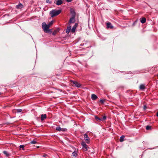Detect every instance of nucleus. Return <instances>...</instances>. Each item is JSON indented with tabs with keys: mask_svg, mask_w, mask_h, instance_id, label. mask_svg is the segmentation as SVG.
<instances>
[{
	"mask_svg": "<svg viewBox=\"0 0 158 158\" xmlns=\"http://www.w3.org/2000/svg\"><path fill=\"white\" fill-rule=\"evenodd\" d=\"M61 12V10H54L50 11V14L51 15L52 17H53L59 15L60 13Z\"/></svg>",
	"mask_w": 158,
	"mask_h": 158,
	"instance_id": "2",
	"label": "nucleus"
},
{
	"mask_svg": "<svg viewBox=\"0 0 158 158\" xmlns=\"http://www.w3.org/2000/svg\"><path fill=\"white\" fill-rule=\"evenodd\" d=\"M46 2L49 4H51L52 2L49 0H46Z\"/></svg>",
	"mask_w": 158,
	"mask_h": 158,
	"instance_id": "26",
	"label": "nucleus"
},
{
	"mask_svg": "<svg viewBox=\"0 0 158 158\" xmlns=\"http://www.w3.org/2000/svg\"><path fill=\"white\" fill-rule=\"evenodd\" d=\"M146 106L145 105H144L143 106V109L144 110H145L146 109Z\"/></svg>",
	"mask_w": 158,
	"mask_h": 158,
	"instance_id": "32",
	"label": "nucleus"
},
{
	"mask_svg": "<svg viewBox=\"0 0 158 158\" xmlns=\"http://www.w3.org/2000/svg\"><path fill=\"white\" fill-rule=\"evenodd\" d=\"M56 130L60 131H66L67 129L65 128H61L60 127H57L56 128Z\"/></svg>",
	"mask_w": 158,
	"mask_h": 158,
	"instance_id": "6",
	"label": "nucleus"
},
{
	"mask_svg": "<svg viewBox=\"0 0 158 158\" xmlns=\"http://www.w3.org/2000/svg\"><path fill=\"white\" fill-rule=\"evenodd\" d=\"M37 147V148H39V147Z\"/></svg>",
	"mask_w": 158,
	"mask_h": 158,
	"instance_id": "35",
	"label": "nucleus"
},
{
	"mask_svg": "<svg viewBox=\"0 0 158 158\" xmlns=\"http://www.w3.org/2000/svg\"><path fill=\"white\" fill-rule=\"evenodd\" d=\"M63 3V2L62 0H57L56 3L57 5H60L62 4Z\"/></svg>",
	"mask_w": 158,
	"mask_h": 158,
	"instance_id": "11",
	"label": "nucleus"
},
{
	"mask_svg": "<svg viewBox=\"0 0 158 158\" xmlns=\"http://www.w3.org/2000/svg\"><path fill=\"white\" fill-rule=\"evenodd\" d=\"M66 1L68 2H70L72 1V0H66Z\"/></svg>",
	"mask_w": 158,
	"mask_h": 158,
	"instance_id": "31",
	"label": "nucleus"
},
{
	"mask_svg": "<svg viewBox=\"0 0 158 158\" xmlns=\"http://www.w3.org/2000/svg\"><path fill=\"white\" fill-rule=\"evenodd\" d=\"M146 21V19L144 17H143L140 19V21L142 23H144Z\"/></svg>",
	"mask_w": 158,
	"mask_h": 158,
	"instance_id": "12",
	"label": "nucleus"
},
{
	"mask_svg": "<svg viewBox=\"0 0 158 158\" xmlns=\"http://www.w3.org/2000/svg\"><path fill=\"white\" fill-rule=\"evenodd\" d=\"M95 119L97 121H98V120H101V121H102V118H99V117H98L97 116H95Z\"/></svg>",
	"mask_w": 158,
	"mask_h": 158,
	"instance_id": "21",
	"label": "nucleus"
},
{
	"mask_svg": "<svg viewBox=\"0 0 158 158\" xmlns=\"http://www.w3.org/2000/svg\"><path fill=\"white\" fill-rule=\"evenodd\" d=\"M76 30H66V33L67 34H69V32L71 31L72 33H74L75 32Z\"/></svg>",
	"mask_w": 158,
	"mask_h": 158,
	"instance_id": "19",
	"label": "nucleus"
},
{
	"mask_svg": "<svg viewBox=\"0 0 158 158\" xmlns=\"http://www.w3.org/2000/svg\"><path fill=\"white\" fill-rule=\"evenodd\" d=\"M44 32L45 33H48V34H51L52 32V30H44Z\"/></svg>",
	"mask_w": 158,
	"mask_h": 158,
	"instance_id": "17",
	"label": "nucleus"
},
{
	"mask_svg": "<svg viewBox=\"0 0 158 158\" xmlns=\"http://www.w3.org/2000/svg\"><path fill=\"white\" fill-rule=\"evenodd\" d=\"M47 118V116L46 114H42L41 115V120L43 121Z\"/></svg>",
	"mask_w": 158,
	"mask_h": 158,
	"instance_id": "10",
	"label": "nucleus"
},
{
	"mask_svg": "<svg viewBox=\"0 0 158 158\" xmlns=\"http://www.w3.org/2000/svg\"><path fill=\"white\" fill-rule=\"evenodd\" d=\"M58 31V30H54V31L52 32V34L53 35H55L56 34V33Z\"/></svg>",
	"mask_w": 158,
	"mask_h": 158,
	"instance_id": "24",
	"label": "nucleus"
},
{
	"mask_svg": "<svg viewBox=\"0 0 158 158\" xmlns=\"http://www.w3.org/2000/svg\"><path fill=\"white\" fill-rule=\"evenodd\" d=\"M3 153L5 154L6 156L8 157L9 156V154L8 153V152L6 151H4L3 152Z\"/></svg>",
	"mask_w": 158,
	"mask_h": 158,
	"instance_id": "18",
	"label": "nucleus"
},
{
	"mask_svg": "<svg viewBox=\"0 0 158 158\" xmlns=\"http://www.w3.org/2000/svg\"><path fill=\"white\" fill-rule=\"evenodd\" d=\"M56 30H60V29L59 28H57V29Z\"/></svg>",
	"mask_w": 158,
	"mask_h": 158,
	"instance_id": "34",
	"label": "nucleus"
},
{
	"mask_svg": "<svg viewBox=\"0 0 158 158\" xmlns=\"http://www.w3.org/2000/svg\"><path fill=\"white\" fill-rule=\"evenodd\" d=\"M156 116L158 117V111L156 113Z\"/></svg>",
	"mask_w": 158,
	"mask_h": 158,
	"instance_id": "33",
	"label": "nucleus"
},
{
	"mask_svg": "<svg viewBox=\"0 0 158 158\" xmlns=\"http://www.w3.org/2000/svg\"><path fill=\"white\" fill-rule=\"evenodd\" d=\"M53 21H51L47 24L44 22H43L42 24V28L43 30H50L49 28L53 24Z\"/></svg>",
	"mask_w": 158,
	"mask_h": 158,
	"instance_id": "1",
	"label": "nucleus"
},
{
	"mask_svg": "<svg viewBox=\"0 0 158 158\" xmlns=\"http://www.w3.org/2000/svg\"><path fill=\"white\" fill-rule=\"evenodd\" d=\"M81 144L83 147V150L84 151H85L87 150V145L85 142H82L81 143Z\"/></svg>",
	"mask_w": 158,
	"mask_h": 158,
	"instance_id": "5",
	"label": "nucleus"
},
{
	"mask_svg": "<svg viewBox=\"0 0 158 158\" xmlns=\"http://www.w3.org/2000/svg\"><path fill=\"white\" fill-rule=\"evenodd\" d=\"M106 27L108 29H112L114 28L113 26L110 22H108L106 23Z\"/></svg>",
	"mask_w": 158,
	"mask_h": 158,
	"instance_id": "8",
	"label": "nucleus"
},
{
	"mask_svg": "<svg viewBox=\"0 0 158 158\" xmlns=\"http://www.w3.org/2000/svg\"><path fill=\"white\" fill-rule=\"evenodd\" d=\"M72 155L73 156L76 157L77 156V154L75 151H74L73 152Z\"/></svg>",
	"mask_w": 158,
	"mask_h": 158,
	"instance_id": "20",
	"label": "nucleus"
},
{
	"mask_svg": "<svg viewBox=\"0 0 158 158\" xmlns=\"http://www.w3.org/2000/svg\"><path fill=\"white\" fill-rule=\"evenodd\" d=\"M84 138L86 142L88 143H89V138L88 137V135L86 134H85L84 135Z\"/></svg>",
	"mask_w": 158,
	"mask_h": 158,
	"instance_id": "7",
	"label": "nucleus"
},
{
	"mask_svg": "<svg viewBox=\"0 0 158 158\" xmlns=\"http://www.w3.org/2000/svg\"><path fill=\"white\" fill-rule=\"evenodd\" d=\"M24 147V146L23 145H20L19 146V148H20V149L22 148V149H23V148Z\"/></svg>",
	"mask_w": 158,
	"mask_h": 158,
	"instance_id": "28",
	"label": "nucleus"
},
{
	"mask_svg": "<svg viewBox=\"0 0 158 158\" xmlns=\"http://www.w3.org/2000/svg\"><path fill=\"white\" fill-rule=\"evenodd\" d=\"M91 98L92 100H95L98 98V97L96 95L93 94L91 95Z\"/></svg>",
	"mask_w": 158,
	"mask_h": 158,
	"instance_id": "13",
	"label": "nucleus"
},
{
	"mask_svg": "<svg viewBox=\"0 0 158 158\" xmlns=\"http://www.w3.org/2000/svg\"><path fill=\"white\" fill-rule=\"evenodd\" d=\"M22 111V110L21 109H18L16 110V111L17 112H21Z\"/></svg>",
	"mask_w": 158,
	"mask_h": 158,
	"instance_id": "25",
	"label": "nucleus"
},
{
	"mask_svg": "<svg viewBox=\"0 0 158 158\" xmlns=\"http://www.w3.org/2000/svg\"><path fill=\"white\" fill-rule=\"evenodd\" d=\"M101 118L102 119V120H104L106 119V117L105 116H104L102 118Z\"/></svg>",
	"mask_w": 158,
	"mask_h": 158,
	"instance_id": "27",
	"label": "nucleus"
},
{
	"mask_svg": "<svg viewBox=\"0 0 158 158\" xmlns=\"http://www.w3.org/2000/svg\"><path fill=\"white\" fill-rule=\"evenodd\" d=\"M100 102L101 103H104V101L102 100H100Z\"/></svg>",
	"mask_w": 158,
	"mask_h": 158,
	"instance_id": "30",
	"label": "nucleus"
},
{
	"mask_svg": "<svg viewBox=\"0 0 158 158\" xmlns=\"http://www.w3.org/2000/svg\"><path fill=\"white\" fill-rule=\"evenodd\" d=\"M23 7V5L21 3H19V5L16 6V8L18 9H21Z\"/></svg>",
	"mask_w": 158,
	"mask_h": 158,
	"instance_id": "14",
	"label": "nucleus"
},
{
	"mask_svg": "<svg viewBox=\"0 0 158 158\" xmlns=\"http://www.w3.org/2000/svg\"><path fill=\"white\" fill-rule=\"evenodd\" d=\"M71 82L72 83L74 84L76 86L79 88L81 86V85L80 83L75 81H71Z\"/></svg>",
	"mask_w": 158,
	"mask_h": 158,
	"instance_id": "4",
	"label": "nucleus"
},
{
	"mask_svg": "<svg viewBox=\"0 0 158 158\" xmlns=\"http://www.w3.org/2000/svg\"><path fill=\"white\" fill-rule=\"evenodd\" d=\"M125 137V136L124 135H122L120 138L119 141L120 142H122L124 140V139Z\"/></svg>",
	"mask_w": 158,
	"mask_h": 158,
	"instance_id": "15",
	"label": "nucleus"
},
{
	"mask_svg": "<svg viewBox=\"0 0 158 158\" xmlns=\"http://www.w3.org/2000/svg\"><path fill=\"white\" fill-rule=\"evenodd\" d=\"M75 22V17L74 16H73L69 20V22L68 23V25H71V23H74Z\"/></svg>",
	"mask_w": 158,
	"mask_h": 158,
	"instance_id": "9",
	"label": "nucleus"
},
{
	"mask_svg": "<svg viewBox=\"0 0 158 158\" xmlns=\"http://www.w3.org/2000/svg\"><path fill=\"white\" fill-rule=\"evenodd\" d=\"M139 88L140 89H143L145 88V85L143 84H141L139 86Z\"/></svg>",
	"mask_w": 158,
	"mask_h": 158,
	"instance_id": "16",
	"label": "nucleus"
},
{
	"mask_svg": "<svg viewBox=\"0 0 158 158\" xmlns=\"http://www.w3.org/2000/svg\"><path fill=\"white\" fill-rule=\"evenodd\" d=\"M151 127L150 126H147L146 127L147 130H149L151 129Z\"/></svg>",
	"mask_w": 158,
	"mask_h": 158,
	"instance_id": "22",
	"label": "nucleus"
},
{
	"mask_svg": "<svg viewBox=\"0 0 158 158\" xmlns=\"http://www.w3.org/2000/svg\"><path fill=\"white\" fill-rule=\"evenodd\" d=\"M43 157H46L47 156H48V155L46 154H44L43 156H42Z\"/></svg>",
	"mask_w": 158,
	"mask_h": 158,
	"instance_id": "29",
	"label": "nucleus"
},
{
	"mask_svg": "<svg viewBox=\"0 0 158 158\" xmlns=\"http://www.w3.org/2000/svg\"><path fill=\"white\" fill-rule=\"evenodd\" d=\"M36 143V141H35L34 140H33L30 142V143L32 144H34Z\"/></svg>",
	"mask_w": 158,
	"mask_h": 158,
	"instance_id": "23",
	"label": "nucleus"
},
{
	"mask_svg": "<svg viewBox=\"0 0 158 158\" xmlns=\"http://www.w3.org/2000/svg\"><path fill=\"white\" fill-rule=\"evenodd\" d=\"M78 25V24L77 23H75L74 26L72 28H71V25H69L68 26L66 30H76Z\"/></svg>",
	"mask_w": 158,
	"mask_h": 158,
	"instance_id": "3",
	"label": "nucleus"
}]
</instances>
